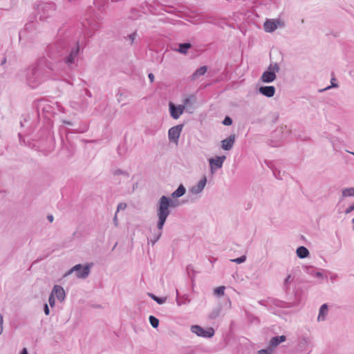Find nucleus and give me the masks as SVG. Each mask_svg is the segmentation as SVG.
Listing matches in <instances>:
<instances>
[{
  "label": "nucleus",
  "mask_w": 354,
  "mask_h": 354,
  "mask_svg": "<svg viewBox=\"0 0 354 354\" xmlns=\"http://www.w3.org/2000/svg\"><path fill=\"white\" fill-rule=\"evenodd\" d=\"M169 200L167 197L163 196L160 198L159 202V207L158 209V227L159 230H161L163 227V225L169 214Z\"/></svg>",
  "instance_id": "f257e3e1"
},
{
  "label": "nucleus",
  "mask_w": 354,
  "mask_h": 354,
  "mask_svg": "<svg viewBox=\"0 0 354 354\" xmlns=\"http://www.w3.org/2000/svg\"><path fill=\"white\" fill-rule=\"evenodd\" d=\"M279 66L278 64L274 63L270 64L268 71H265L262 74L261 80L264 83H270L273 82L276 79V73L279 72Z\"/></svg>",
  "instance_id": "f03ea898"
},
{
  "label": "nucleus",
  "mask_w": 354,
  "mask_h": 354,
  "mask_svg": "<svg viewBox=\"0 0 354 354\" xmlns=\"http://www.w3.org/2000/svg\"><path fill=\"white\" fill-rule=\"evenodd\" d=\"M188 102L189 100L186 99L183 105H178L177 106H176L173 102H170L169 103V108L171 116L174 119H178L183 114L185 108V105L188 103Z\"/></svg>",
  "instance_id": "7ed1b4c3"
},
{
  "label": "nucleus",
  "mask_w": 354,
  "mask_h": 354,
  "mask_svg": "<svg viewBox=\"0 0 354 354\" xmlns=\"http://www.w3.org/2000/svg\"><path fill=\"white\" fill-rule=\"evenodd\" d=\"M283 22L279 19H267L263 24V28L267 32H272L278 27H283Z\"/></svg>",
  "instance_id": "20e7f679"
},
{
  "label": "nucleus",
  "mask_w": 354,
  "mask_h": 354,
  "mask_svg": "<svg viewBox=\"0 0 354 354\" xmlns=\"http://www.w3.org/2000/svg\"><path fill=\"white\" fill-rule=\"evenodd\" d=\"M191 330L192 333L196 334L198 336L203 337H211L214 334V330L212 328L204 329L202 327L197 325L192 326L191 328Z\"/></svg>",
  "instance_id": "39448f33"
},
{
  "label": "nucleus",
  "mask_w": 354,
  "mask_h": 354,
  "mask_svg": "<svg viewBox=\"0 0 354 354\" xmlns=\"http://www.w3.org/2000/svg\"><path fill=\"white\" fill-rule=\"evenodd\" d=\"M183 126L182 125H176L171 127L168 132L169 139L171 142H174L175 144L178 143V138L180 137Z\"/></svg>",
  "instance_id": "423d86ee"
},
{
  "label": "nucleus",
  "mask_w": 354,
  "mask_h": 354,
  "mask_svg": "<svg viewBox=\"0 0 354 354\" xmlns=\"http://www.w3.org/2000/svg\"><path fill=\"white\" fill-rule=\"evenodd\" d=\"M76 271V275L78 278H85L90 272V267L88 266L82 267L81 265L75 266L69 272V273Z\"/></svg>",
  "instance_id": "0eeeda50"
},
{
  "label": "nucleus",
  "mask_w": 354,
  "mask_h": 354,
  "mask_svg": "<svg viewBox=\"0 0 354 354\" xmlns=\"http://www.w3.org/2000/svg\"><path fill=\"white\" fill-rule=\"evenodd\" d=\"M225 156H217L216 158H210L209 162L210 165L211 171L214 173V170L221 168L223 166Z\"/></svg>",
  "instance_id": "6e6552de"
},
{
  "label": "nucleus",
  "mask_w": 354,
  "mask_h": 354,
  "mask_svg": "<svg viewBox=\"0 0 354 354\" xmlns=\"http://www.w3.org/2000/svg\"><path fill=\"white\" fill-rule=\"evenodd\" d=\"M50 295L56 297L57 299L61 301H63L65 298V291L64 288L62 286L57 285H55L53 287Z\"/></svg>",
  "instance_id": "1a4fd4ad"
},
{
  "label": "nucleus",
  "mask_w": 354,
  "mask_h": 354,
  "mask_svg": "<svg viewBox=\"0 0 354 354\" xmlns=\"http://www.w3.org/2000/svg\"><path fill=\"white\" fill-rule=\"evenodd\" d=\"M259 92L268 97H272L275 93V88L272 86H261L259 88Z\"/></svg>",
  "instance_id": "9d476101"
},
{
  "label": "nucleus",
  "mask_w": 354,
  "mask_h": 354,
  "mask_svg": "<svg viewBox=\"0 0 354 354\" xmlns=\"http://www.w3.org/2000/svg\"><path fill=\"white\" fill-rule=\"evenodd\" d=\"M235 141V136L234 135L230 136L227 139L223 140L221 142V147L224 150H230L233 147Z\"/></svg>",
  "instance_id": "9b49d317"
},
{
  "label": "nucleus",
  "mask_w": 354,
  "mask_h": 354,
  "mask_svg": "<svg viewBox=\"0 0 354 354\" xmlns=\"http://www.w3.org/2000/svg\"><path fill=\"white\" fill-rule=\"evenodd\" d=\"M286 340V337L284 335H281L279 337H274L271 339L270 342L269 347L273 350L274 347H276L281 342H283Z\"/></svg>",
  "instance_id": "f8f14e48"
},
{
  "label": "nucleus",
  "mask_w": 354,
  "mask_h": 354,
  "mask_svg": "<svg viewBox=\"0 0 354 354\" xmlns=\"http://www.w3.org/2000/svg\"><path fill=\"white\" fill-rule=\"evenodd\" d=\"M328 313V306L327 304H323L319 309V313L318 315V321H323L325 319L326 315Z\"/></svg>",
  "instance_id": "ddd939ff"
},
{
  "label": "nucleus",
  "mask_w": 354,
  "mask_h": 354,
  "mask_svg": "<svg viewBox=\"0 0 354 354\" xmlns=\"http://www.w3.org/2000/svg\"><path fill=\"white\" fill-rule=\"evenodd\" d=\"M297 254L299 258L304 259L309 254V252L307 248L304 246H301L297 248Z\"/></svg>",
  "instance_id": "4468645a"
},
{
  "label": "nucleus",
  "mask_w": 354,
  "mask_h": 354,
  "mask_svg": "<svg viewBox=\"0 0 354 354\" xmlns=\"http://www.w3.org/2000/svg\"><path fill=\"white\" fill-rule=\"evenodd\" d=\"M185 192V189L183 185H180L178 188L172 194V196L178 198L182 196Z\"/></svg>",
  "instance_id": "2eb2a0df"
},
{
  "label": "nucleus",
  "mask_w": 354,
  "mask_h": 354,
  "mask_svg": "<svg viewBox=\"0 0 354 354\" xmlns=\"http://www.w3.org/2000/svg\"><path fill=\"white\" fill-rule=\"evenodd\" d=\"M207 67L205 66L200 67L193 74L194 78H196V77H198L199 76L204 75L207 72Z\"/></svg>",
  "instance_id": "dca6fc26"
},
{
  "label": "nucleus",
  "mask_w": 354,
  "mask_h": 354,
  "mask_svg": "<svg viewBox=\"0 0 354 354\" xmlns=\"http://www.w3.org/2000/svg\"><path fill=\"white\" fill-rule=\"evenodd\" d=\"M342 196L344 197L354 196V187L353 188H346V189H344L342 191Z\"/></svg>",
  "instance_id": "f3484780"
},
{
  "label": "nucleus",
  "mask_w": 354,
  "mask_h": 354,
  "mask_svg": "<svg viewBox=\"0 0 354 354\" xmlns=\"http://www.w3.org/2000/svg\"><path fill=\"white\" fill-rule=\"evenodd\" d=\"M191 47L190 44L185 43L180 44L179 46V52L181 53H186L187 50Z\"/></svg>",
  "instance_id": "a211bd4d"
},
{
  "label": "nucleus",
  "mask_w": 354,
  "mask_h": 354,
  "mask_svg": "<svg viewBox=\"0 0 354 354\" xmlns=\"http://www.w3.org/2000/svg\"><path fill=\"white\" fill-rule=\"evenodd\" d=\"M225 289V286L217 287L216 288L214 289V295H216L218 297L224 295Z\"/></svg>",
  "instance_id": "6ab92c4d"
},
{
  "label": "nucleus",
  "mask_w": 354,
  "mask_h": 354,
  "mask_svg": "<svg viewBox=\"0 0 354 354\" xmlns=\"http://www.w3.org/2000/svg\"><path fill=\"white\" fill-rule=\"evenodd\" d=\"M149 322H150V324L153 327V328H157L158 326V324H159V321L157 318H156L155 317L151 315L149 317Z\"/></svg>",
  "instance_id": "aec40b11"
},
{
  "label": "nucleus",
  "mask_w": 354,
  "mask_h": 354,
  "mask_svg": "<svg viewBox=\"0 0 354 354\" xmlns=\"http://www.w3.org/2000/svg\"><path fill=\"white\" fill-rule=\"evenodd\" d=\"M206 178H204L201 180H200V182L198 184V191L201 192L205 187L206 185Z\"/></svg>",
  "instance_id": "412c9836"
},
{
  "label": "nucleus",
  "mask_w": 354,
  "mask_h": 354,
  "mask_svg": "<svg viewBox=\"0 0 354 354\" xmlns=\"http://www.w3.org/2000/svg\"><path fill=\"white\" fill-rule=\"evenodd\" d=\"M272 350L271 348L267 349H262L259 351V354H272Z\"/></svg>",
  "instance_id": "4be33fe9"
},
{
  "label": "nucleus",
  "mask_w": 354,
  "mask_h": 354,
  "mask_svg": "<svg viewBox=\"0 0 354 354\" xmlns=\"http://www.w3.org/2000/svg\"><path fill=\"white\" fill-rule=\"evenodd\" d=\"M245 259H246V258H245V256H242V257H239V258H237V259H233V260H232V261H234V262H236V263H241L244 262V261H245Z\"/></svg>",
  "instance_id": "5701e85b"
},
{
  "label": "nucleus",
  "mask_w": 354,
  "mask_h": 354,
  "mask_svg": "<svg viewBox=\"0 0 354 354\" xmlns=\"http://www.w3.org/2000/svg\"><path fill=\"white\" fill-rule=\"evenodd\" d=\"M232 123V120L230 117H226L223 120V124L225 125H231Z\"/></svg>",
  "instance_id": "b1692460"
},
{
  "label": "nucleus",
  "mask_w": 354,
  "mask_h": 354,
  "mask_svg": "<svg viewBox=\"0 0 354 354\" xmlns=\"http://www.w3.org/2000/svg\"><path fill=\"white\" fill-rule=\"evenodd\" d=\"M48 301H49L50 306L51 307H53L55 306V297L53 296L52 295H50V297H49Z\"/></svg>",
  "instance_id": "393cba45"
},
{
  "label": "nucleus",
  "mask_w": 354,
  "mask_h": 354,
  "mask_svg": "<svg viewBox=\"0 0 354 354\" xmlns=\"http://www.w3.org/2000/svg\"><path fill=\"white\" fill-rule=\"evenodd\" d=\"M336 81L335 78L332 77L331 79V86L326 87L324 90L329 89L331 87H337V84L335 83Z\"/></svg>",
  "instance_id": "a878e982"
},
{
  "label": "nucleus",
  "mask_w": 354,
  "mask_h": 354,
  "mask_svg": "<svg viewBox=\"0 0 354 354\" xmlns=\"http://www.w3.org/2000/svg\"><path fill=\"white\" fill-rule=\"evenodd\" d=\"M127 207V205L125 203H120L118 206V211L120 209H124Z\"/></svg>",
  "instance_id": "bb28decb"
},
{
  "label": "nucleus",
  "mask_w": 354,
  "mask_h": 354,
  "mask_svg": "<svg viewBox=\"0 0 354 354\" xmlns=\"http://www.w3.org/2000/svg\"><path fill=\"white\" fill-rule=\"evenodd\" d=\"M353 210H354V204L348 207L347 209L346 210V212L348 214L352 212Z\"/></svg>",
  "instance_id": "cd10ccee"
},
{
  "label": "nucleus",
  "mask_w": 354,
  "mask_h": 354,
  "mask_svg": "<svg viewBox=\"0 0 354 354\" xmlns=\"http://www.w3.org/2000/svg\"><path fill=\"white\" fill-rule=\"evenodd\" d=\"M44 313L46 315H49V308L47 304L44 306Z\"/></svg>",
  "instance_id": "c85d7f7f"
},
{
  "label": "nucleus",
  "mask_w": 354,
  "mask_h": 354,
  "mask_svg": "<svg viewBox=\"0 0 354 354\" xmlns=\"http://www.w3.org/2000/svg\"><path fill=\"white\" fill-rule=\"evenodd\" d=\"M2 324H3V318L1 316L0 317V334L2 333V330H3Z\"/></svg>",
  "instance_id": "c756f323"
},
{
  "label": "nucleus",
  "mask_w": 354,
  "mask_h": 354,
  "mask_svg": "<svg viewBox=\"0 0 354 354\" xmlns=\"http://www.w3.org/2000/svg\"><path fill=\"white\" fill-rule=\"evenodd\" d=\"M154 299V300H156L158 304H162L163 302L162 299L158 298V297H153Z\"/></svg>",
  "instance_id": "7c9ffc66"
},
{
  "label": "nucleus",
  "mask_w": 354,
  "mask_h": 354,
  "mask_svg": "<svg viewBox=\"0 0 354 354\" xmlns=\"http://www.w3.org/2000/svg\"><path fill=\"white\" fill-rule=\"evenodd\" d=\"M149 78L150 79L151 82H153L154 80V75L152 73H149Z\"/></svg>",
  "instance_id": "2f4dec72"
},
{
  "label": "nucleus",
  "mask_w": 354,
  "mask_h": 354,
  "mask_svg": "<svg viewBox=\"0 0 354 354\" xmlns=\"http://www.w3.org/2000/svg\"><path fill=\"white\" fill-rule=\"evenodd\" d=\"M47 218H48V220L50 223H52V222L53 221V216L52 215H48V216H47Z\"/></svg>",
  "instance_id": "473e14b6"
},
{
  "label": "nucleus",
  "mask_w": 354,
  "mask_h": 354,
  "mask_svg": "<svg viewBox=\"0 0 354 354\" xmlns=\"http://www.w3.org/2000/svg\"><path fill=\"white\" fill-rule=\"evenodd\" d=\"M21 354H28V351L26 348L22 350Z\"/></svg>",
  "instance_id": "72a5a7b5"
},
{
  "label": "nucleus",
  "mask_w": 354,
  "mask_h": 354,
  "mask_svg": "<svg viewBox=\"0 0 354 354\" xmlns=\"http://www.w3.org/2000/svg\"><path fill=\"white\" fill-rule=\"evenodd\" d=\"M72 62H73V60H72V55H71V57L68 58V62L71 63Z\"/></svg>",
  "instance_id": "f704fd0d"
},
{
  "label": "nucleus",
  "mask_w": 354,
  "mask_h": 354,
  "mask_svg": "<svg viewBox=\"0 0 354 354\" xmlns=\"http://www.w3.org/2000/svg\"><path fill=\"white\" fill-rule=\"evenodd\" d=\"M353 223H354V218L353 219Z\"/></svg>",
  "instance_id": "c9c22d12"
},
{
  "label": "nucleus",
  "mask_w": 354,
  "mask_h": 354,
  "mask_svg": "<svg viewBox=\"0 0 354 354\" xmlns=\"http://www.w3.org/2000/svg\"><path fill=\"white\" fill-rule=\"evenodd\" d=\"M353 154L354 155V153H353Z\"/></svg>",
  "instance_id": "e433bc0d"
}]
</instances>
